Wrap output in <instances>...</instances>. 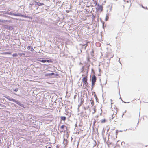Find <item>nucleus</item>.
<instances>
[{
  "label": "nucleus",
  "instance_id": "423d86ee",
  "mask_svg": "<svg viewBox=\"0 0 148 148\" xmlns=\"http://www.w3.org/2000/svg\"><path fill=\"white\" fill-rule=\"evenodd\" d=\"M97 80V78L96 77L95 75H93L91 79L92 80V84L93 86L94 85L96 81Z\"/></svg>",
  "mask_w": 148,
  "mask_h": 148
},
{
  "label": "nucleus",
  "instance_id": "9d476101",
  "mask_svg": "<svg viewBox=\"0 0 148 148\" xmlns=\"http://www.w3.org/2000/svg\"><path fill=\"white\" fill-rule=\"evenodd\" d=\"M11 52H5L1 53V54L2 55H6V54H11Z\"/></svg>",
  "mask_w": 148,
  "mask_h": 148
},
{
  "label": "nucleus",
  "instance_id": "39448f33",
  "mask_svg": "<svg viewBox=\"0 0 148 148\" xmlns=\"http://www.w3.org/2000/svg\"><path fill=\"white\" fill-rule=\"evenodd\" d=\"M96 8L97 11L101 12L102 11L103 7L102 5L98 4Z\"/></svg>",
  "mask_w": 148,
  "mask_h": 148
},
{
  "label": "nucleus",
  "instance_id": "1a4fd4ad",
  "mask_svg": "<svg viewBox=\"0 0 148 148\" xmlns=\"http://www.w3.org/2000/svg\"><path fill=\"white\" fill-rule=\"evenodd\" d=\"M124 5L123 6L124 7H125L126 6H127V5H126V3H129V0H125L124 1Z\"/></svg>",
  "mask_w": 148,
  "mask_h": 148
},
{
  "label": "nucleus",
  "instance_id": "f03ea898",
  "mask_svg": "<svg viewBox=\"0 0 148 148\" xmlns=\"http://www.w3.org/2000/svg\"><path fill=\"white\" fill-rule=\"evenodd\" d=\"M117 113V110L116 107L112 108L111 110L110 111V114L112 118L116 116Z\"/></svg>",
  "mask_w": 148,
  "mask_h": 148
},
{
  "label": "nucleus",
  "instance_id": "6ab92c4d",
  "mask_svg": "<svg viewBox=\"0 0 148 148\" xmlns=\"http://www.w3.org/2000/svg\"><path fill=\"white\" fill-rule=\"evenodd\" d=\"M19 55L21 56H22V55L24 56L25 55L24 53H19Z\"/></svg>",
  "mask_w": 148,
  "mask_h": 148
},
{
  "label": "nucleus",
  "instance_id": "a878e982",
  "mask_svg": "<svg viewBox=\"0 0 148 148\" xmlns=\"http://www.w3.org/2000/svg\"><path fill=\"white\" fill-rule=\"evenodd\" d=\"M88 45L87 44L85 45H83L82 46H85L86 47H87V46Z\"/></svg>",
  "mask_w": 148,
  "mask_h": 148
},
{
  "label": "nucleus",
  "instance_id": "6e6552de",
  "mask_svg": "<svg viewBox=\"0 0 148 148\" xmlns=\"http://www.w3.org/2000/svg\"><path fill=\"white\" fill-rule=\"evenodd\" d=\"M132 102L133 103H139L140 102V99H138L137 100H136V99H135L134 100H133Z\"/></svg>",
  "mask_w": 148,
  "mask_h": 148
},
{
  "label": "nucleus",
  "instance_id": "c756f323",
  "mask_svg": "<svg viewBox=\"0 0 148 148\" xmlns=\"http://www.w3.org/2000/svg\"><path fill=\"white\" fill-rule=\"evenodd\" d=\"M66 12L67 13H68L69 12V11L68 10H66Z\"/></svg>",
  "mask_w": 148,
  "mask_h": 148
},
{
  "label": "nucleus",
  "instance_id": "ddd939ff",
  "mask_svg": "<svg viewBox=\"0 0 148 148\" xmlns=\"http://www.w3.org/2000/svg\"><path fill=\"white\" fill-rule=\"evenodd\" d=\"M38 61L43 63H45L46 62V60H40Z\"/></svg>",
  "mask_w": 148,
  "mask_h": 148
},
{
  "label": "nucleus",
  "instance_id": "f257e3e1",
  "mask_svg": "<svg viewBox=\"0 0 148 148\" xmlns=\"http://www.w3.org/2000/svg\"><path fill=\"white\" fill-rule=\"evenodd\" d=\"M88 71H87L85 75H82V76L84 77L82 79V82L83 83V85L87 86L88 85L87 82L88 78Z\"/></svg>",
  "mask_w": 148,
  "mask_h": 148
},
{
  "label": "nucleus",
  "instance_id": "0eeeda50",
  "mask_svg": "<svg viewBox=\"0 0 148 148\" xmlns=\"http://www.w3.org/2000/svg\"><path fill=\"white\" fill-rule=\"evenodd\" d=\"M34 2L35 3V5H37L40 6L43 5H44V4L43 3L38 2H37L36 1H34Z\"/></svg>",
  "mask_w": 148,
  "mask_h": 148
},
{
  "label": "nucleus",
  "instance_id": "7ed1b4c3",
  "mask_svg": "<svg viewBox=\"0 0 148 148\" xmlns=\"http://www.w3.org/2000/svg\"><path fill=\"white\" fill-rule=\"evenodd\" d=\"M6 98L9 100L11 101H12L14 102H15L16 104L19 105L21 107L24 108V105L23 104H21L19 102L16 101V100L14 99L10 98V97L9 96H8L7 97H6Z\"/></svg>",
  "mask_w": 148,
  "mask_h": 148
},
{
  "label": "nucleus",
  "instance_id": "4468645a",
  "mask_svg": "<svg viewBox=\"0 0 148 148\" xmlns=\"http://www.w3.org/2000/svg\"><path fill=\"white\" fill-rule=\"evenodd\" d=\"M61 119L62 120L65 121L66 119V117L64 116H62L61 117Z\"/></svg>",
  "mask_w": 148,
  "mask_h": 148
},
{
  "label": "nucleus",
  "instance_id": "dca6fc26",
  "mask_svg": "<svg viewBox=\"0 0 148 148\" xmlns=\"http://www.w3.org/2000/svg\"><path fill=\"white\" fill-rule=\"evenodd\" d=\"M46 60V62H47L49 63H52L53 62V61L51 60Z\"/></svg>",
  "mask_w": 148,
  "mask_h": 148
},
{
  "label": "nucleus",
  "instance_id": "f3484780",
  "mask_svg": "<svg viewBox=\"0 0 148 148\" xmlns=\"http://www.w3.org/2000/svg\"><path fill=\"white\" fill-rule=\"evenodd\" d=\"M121 33H119L118 34V36L116 37V38H118V37L119 36H121Z\"/></svg>",
  "mask_w": 148,
  "mask_h": 148
},
{
  "label": "nucleus",
  "instance_id": "aec40b11",
  "mask_svg": "<svg viewBox=\"0 0 148 148\" xmlns=\"http://www.w3.org/2000/svg\"><path fill=\"white\" fill-rule=\"evenodd\" d=\"M18 88H17L14 89V91L17 92L18 91Z\"/></svg>",
  "mask_w": 148,
  "mask_h": 148
},
{
  "label": "nucleus",
  "instance_id": "bb28decb",
  "mask_svg": "<svg viewBox=\"0 0 148 148\" xmlns=\"http://www.w3.org/2000/svg\"><path fill=\"white\" fill-rule=\"evenodd\" d=\"M23 16V17H25V18H28V17L27 16H23V15H22L21 16Z\"/></svg>",
  "mask_w": 148,
  "mask_h": 148
},
{
  "label": "nucleus",
  "instance_id": "72a5a7b5",
  "mask_svg": "<svg viewBox=\"0 0 148 148\" xmlns=\"http://www.w3.org/2000/svg\"><path fill=\"white\" fill-rule=\"evenodd\" d=\"M97 3L96 2V5H97Z\"/></svg>",
  "mask_w": 148,
  "mask_h": 148
},
{
  "label": "nucleus",
  "instance_id": "f8f14e48",
  "mask_svg": "<svg viewBox=\"0 0 148 148\" xmlns=\"http://www.w3.org/2000/svg\"><path fill=\"white\" fill-rule=\"evenodd\" d=\"M50 75V76H52V75H56V76H58L59 75V74L58 73L55 74L53 73H50L49 74Z\"/></svg>",
  "mask_w": 148,
  "mask_h": 148
},
{
  "label": "nucleus",
  "instance_id": "b1692460",
  "mask_svg": "<svg viewBox=\"0 0 148 148\" xmlns=\"http://www.w3.org/2000/svg\"><path fill=\"white\" fill-rule=\"evenodd\" d=\"M31 51H33L34 50V49L32 47L31 48L30 50Z\"/></svg>",
  "mask_w": 148,
  "mask_h": 148
},
{
  "label": "nucleus",
  "instance_id": "20e7f679",
  "mask_svg": "<svg viewBox=\"0 0 148 148\" xmlns=\"http://www.w3.org/2000/svg\"><path fill=\"white\" fill-rule=\"evenodd\" d=\"M60 129H61V132H65L67 129V127L66 126H65V125H64L60 127Z\"/></svg>",
  "mask_w": 148,
  "mask_h": 148
},
{
  "label": "nucleus",
  "instance_id": "5701e85b",
  "mask_svg": "<svg viewBox=\"0 0 148 148\" xmlns=\"http://www.w3.org/2000/svg\"><path fill=\"white\" fill-rule=\"evenodd\" d=\"M13 15L14 16H19L18 15V14H13Z\"/></svg>",
  "mask_w": 148,
  "mask_h": 148
},
{
  "label": "nucleus",
  "instance_id": "cd10ccee",
  "mask_svg": "<svg viewBox=\"0 0 148 148\" xmlns=\"http://www.w3.org/2000/svg\"><path fill=\"white\" fill-rule=\"evenodd\" d=\"M1 22H4L5 21V22H7V20H2V21H1Z\"/></svg>",
  "mask_w": 148,
  "mask_h": 148
},
{
  "label": "nucleus",
  "instance_id": "412c9836",
  "mask_svg": "<svg viewBox=\"0 0 148 148\" xmlns=\"http://www.w3.org/2000/svg\"><path fill=\"white\" fill-rule=\"evenodd\" d=\"M31 48V47L30 46H28L27 48V49L28 50H30Z\"/></svg>",
  "mask_w": 148,
  "mask_h": 148
},
{
  "label": "nucleus",
  "instance_id": "473e14b6",
  "mask_svg": "<svg viewBox=\"0 0 148 148\" xmlns=\"http://www.w3.org/2000/svg\"><path fill=\"white\" fill-rule=\"evenodd\" d=\"M2 105L1 104H0V106H1Z\"/></svg>",
  "mask_w": 148,
  "mask_h": 148
},
{
  "label": "nucleus",
  "instance_id": "2f4dec72",
  "mask_svg": "<svg viewBox=\"0 0 148 148\" xmlns=\"http://www.w3.org/2000/svg\"><path fill=\"white\" fill-rule=\"evenodd\" d=\"M48 148H51V147H48Z\"/></svg>",
  "mask_w": 148,
  "mask_h": 148
},
{
  "label": "nucleus",
  "instance_id": "7c9ffc66",
  "mask_svg": "<svg viewBox=\"0 0 148 148\" xmlns=\"http://www.w3.org/2000/svg\"><path fill=\"white\" fill-rule=\"evenodd\" d=\"M125 20H124V21L123 22V23H124L125 22Z\"/></svg>",
  "mask_w": 148,
  "mask_h": 148
},
{
  "label": "nucleus",
  "instance_id": "9b49d317",
  "mask_svg": "<svg viewBox=\"0 0 148 148\" xmlns=\"http://www.w3.org/2000/svg\"><path fill=\"white\" fill-rule=\"evenodd\" d=\"M106 121V119L104 118V119L101 120L100 121V122L101 123H105Z\"/></svg>",
  "mask_w": 148,
  "mask_h": 148
},
{
  "label": "nucleus",
  "instance_id": "2eb2a0df",
  "mask_svg": "<svg viewBox=\"0 0 148 148\" xmlns=\"http://www.w3.org/2000/svg\"><path fill=\"white\" fill-rule=\"evenodd\" d=\"M90 102H91V104H92V106H93L94 104L93 100H90Z\"/></svg>",
  "mask_w": 148,
  "mask_h": 148
},
{
  "label": "nucleus",
  "instance_id": "4be33fe9",
  "mask_svg": "<svg viewBox=\"0 0 148 148\" xmlns=\"http://www.w3.org/2000/svg\"><path fill=\"white\" fill-rule=\"evenodd\" d=\"M50 73H48V74H46V75H45V76H50Z\"/></svg>",
  "mask_w": 148,
  "mask_h": 148
},
{
  "label": "nucleus",
  "instance_id": "c85d7f7f",
  "mask_svg": "<svg viewBox=\"0 0 148 148\" xmlns=\"http://www.w3.org/2000/svg\"><path fill=\"white\" fill-rule=\"evenodd\" d=\"M81 101L82 102H83L84 101V99H83L82 98V99H81Z\"/></svg>",
  "mask_w": 148,
  "mask_h": 148
},
{
  "label": "nucleus",
  "instance_id": "393cba45",
  "mask_svg": "<svg viewBox=\"0 0 148 148\" xmlns=\"http://www.w3.org/2000/svg\"><path fill=\"white\" fill-rule=\"evenodd\" d=\"M76 96H77V95H75L74 96V99H75L76 98Z\"/></svg>",
  "mask_w": 148,
  "mask_h": 148
},
{
  "label": "nucleus",
  "instance_id": "a211bd4d",
  "mask_svg": "<svg viewBox=\"0 0 148 148\" xmlns=\"http://www.w3.org/2000/svg\"><path fill=\"white\" fill-rule=\"evenodd\" d=\"M18 56V54L17 53H14L12 55V56L13 57H16V56Z\"/></svg>",
  "mask_w": 148,
  "mask_h": 148
}]
</instances>
